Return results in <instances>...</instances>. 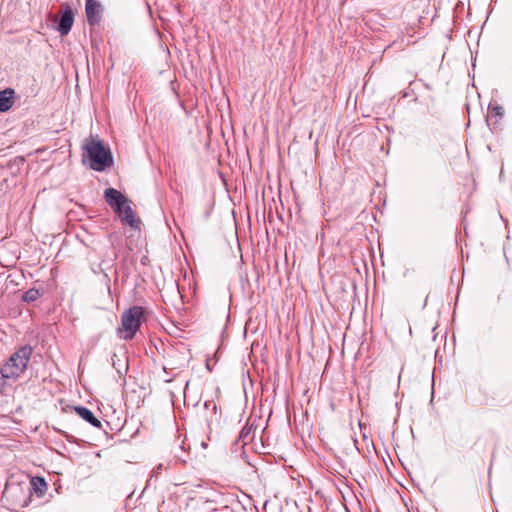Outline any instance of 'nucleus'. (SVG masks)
Here are the masks:
<instances>
[{"mask_svg": "<svg viewBox=\"0 0 512 512\" xmlns=\"http://www.w3.org/2000/svg\"><path fill=\"white\" fill-rule=\"evenodd\" d=\"M120 220L133 228L139 226V219L136 217L135 212L129 205V202L124 204L118 211L115 212Z\"/></svg>", "mask_w": 512, "mask_h": 512, "instance_id": "nucleus-8", "label": "nucleus"}, {"mask_svg": "<svg viewBox=\"0 0 512 512\" xmlns=\"http://www.w3.org/2000/svg\"><path fill=\"white\" fill-rule=\"evenodd\" d=\"M210 405H212V406H213V409H216V405H215L214 403H212V402H205V404H204V406H205L206 408H209V406H210Z\"/></svg>", "mask_w": 512, "mask_h": 512, "instance_id": "nucleus-14", "label": "nucleus"}, {"mask_svg": "<svg viewBox=\"0 0 512 512\" xmlns=\"http://www.w3.org/2000/svg\"><path fill=\"white\" fill-rule=\"evenodd\" d=\"M32 354V348L28 345L19 348L1 368V378L13 379L18 377L27 367Z\"/></svg>", "mask_w": 512, "mask_h": 512, "instance_id": "nucleus-2", "label": "nucleus"}, {"mask_svg": "<svg viewBox=\"0 0 512 512\" xmlns=\"http://www.w3.org/2000/svg\"><path fill=\"white\" fill-rule=\"evenodd\" d=\"M85 13L87 21L90 25L100 22L101 5L97 0H85Z\"/></svg>", "mask_w": 512, "mask_h": 512, "instance_id": "nucleus-7", "label": "nucleus"}, {"mask_svg": "<svg viewBox=\"0 0 512 512\" xmlns=\"http://www.w3.org/2000/svg\"><path fill=\"white\" fill-rule=\"evenodd\" d=\"M73 23L74 12L68 4H65L62 7L61 16L58 21L56 30L60 33L61 36H65L71 31Z\"/></svg>", "mask_w": 512, "mask_h": 512, "instance_id": "nucleus-5", "label": "nucleus"}, {"mask_svg": "<svg viewBox=\"0 0 512 512\" xmlns=\"http://www.w3.org/2000/svg\"><path fill=\"white\" fill-rule=\"evenodd\" d=\"M74 410L79 417H81L83 420H85L92 426L97 427V428L101 427L100 420L95 417V415L93 414V412L90 409H88L84 406H76V407H74Z\"/></svg>", "mask_w": 512, "mask_h": 512, "instance_id": "nucleus-10", "label": "nucleus"}, {"mask_svg": "<svg viewBox=\"0 0 512 512\" xmlns=\"http://www.w3.org/2000/svg\"><path fill=\"white\" fill-rule=\"evenodd\" d=\"M144 317V309L141 306H133L126 310L121 317L124 330L123 338L131 340L139 330Z\"/></svg>", "mask_w": 512, "mask_h": 512, "instance_id": "nucleus-3", "label": "nucleus"}, {"mask_svg": "<svg viewBox=\"0 0 512 512\" xmlns=\"http://www.w3.org/2000/svg\"><path fill=\"white\" fill-rule=\"evenodd\" d=\"M104 199L114 212L118 211L124 204L129 202L128 199L115 188L105 189Z\"/></svg>", "mask_w": 512, "mask_h": 512, "instance_id": "nucleus-6", "label": "nucleus"}, {"mask_svg": "<svg viewBox=\"0 0 512 512\" xmlns=\"http://www.w3.org/2000/svg\"><path fill=\"white\" fill-rule=\"evenodd\" d=\"M90 160V168L95 171H104L113 165V156L102 140L90 137L83 146Z\"/></svg>", "mask_w": 512, "mask_h": 512, "instance_id": "nucleus-1", "label": "nucleus"}, {"mask_svg": "<svg viewBox=\"0 0 512 512\" xmlns=\"http://www.w3.org/2000/svg\"><path fill=\"white\" fill-rule=\"evenodd\" d=\"M15 91L12 88H6L0 91V113L9 111L14 104Z\"/></svg>", "mask_w": 512, "mask_h": 512, "instance_id": "nucleus-9", "label": "nucleus"}, {"mask_svg": "<svg viewBox=\"0 0 512 512\" xmlns=\"http://www.w3.org/2000/svg\"><path fill=\"white\" fill-rule=\"evenodd\" d=\"M197 507L200 511L218 512L227 511L229 507L222 505L223 498L218 492H212L207 496H199L196 498Z\"/></svg>", "mask_w": 512, "mask_h": 512, "instance_id": "nucleus-4", "label": "nucleus"}, {"mask_svg": "<svg viewBox=\"0 0 512 512\" xmlns=\"http://www.w3.org/2000/svg\"><path fill=\"white\" fill-rule=\"evenodd\" d=\"M489 109L498 117H502L504 115V109L500 105H494V106L490 105Z\"/></svg>", "mask_w": 512, "mask_h": 512, "instance_id": "nucleus-13", "label": "nucleus"}, {"mask_svg": "<svg viewBox=\"0 0 512 512\" xmlns=\"http://www.w3.org/2000/svg\"><path fill=\"white\" fill-rule=\"evenodd\" d=\"M31 485L33 486V489L36 491V493H38L39 495H42L47 489V483L41 477L32 478Z\"/></svg>", "mask_w": 512, "mask_h": 512, "instance_id": "nucleus-11", "label": "nucleus"}, {"mask_svg": "<svg viewBox=\"0 0 512 512\" xmlns=\"http://www.w3.org/2000/svg\"><path fill=\"white\" fill-rule=\"evenodd\" d=\"M40 296H41V293L38 289L31 288V289L27 290L26 292H24V294L22 295V300L24 302L31 303V302L38 300Z\"/></svg>", "mask_w": 512, "mask_h": 512, "instance_id": "nucleus-12", "label": "nucleus"}]
</instances>
